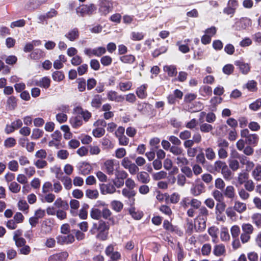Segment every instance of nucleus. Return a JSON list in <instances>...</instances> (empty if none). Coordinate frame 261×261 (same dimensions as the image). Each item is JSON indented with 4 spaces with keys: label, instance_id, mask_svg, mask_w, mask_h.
Returning a JSON list of instances; mask_svg holds the SVG:
<instances>
[{
    "label": "nucleus",
    "instance_id": "nucleus-1",
    "mask_svg": "<svg viewBox=\"0 0 261 261\" xmlns=\"http://www.w3.org/2000/svg\"><path fill=\"white\" fill-rule=\"evenodd\" d=\"M109 229V227L106 222L100 220L97 223H93L90 231L92 234L98 232L96 238L100 240H106L108 236V232L106 231Z\"/></svg>",
    "mask_w": 261,
    "mask_h": 261
},
{
    "label": "nucleus",
    "instance_id": "nucleus-2",
    "mask_svg": "<svg viewBox=\"0 0 261 261\" xmlns=\"http://www.w3.org/2000/svg\"><path fill=\"white\" fill-rule=\"evenodd\" d=\"M96 6L93 4L82 5L76 9V13L82 17L90 16L96 11Z\"/></svg>",
    "mask_w": 261,
    "mask_h": 261
},
{
    "label": "nucleus",
    "instance_id": "nucleus-3",
    "mask_svg": "<svg viewBox=\"0 0 261 261\" xmlns=\"http://www.w3.org/2000/svg\"><path fill=\"white\" fill-rule=\"evenodd\" d=\"M119 167L118 162L114 159L107 160L103 163V169L110 175H113L114 171Z\"/></svg>",
    "mask_w": 261,
    "mask_h": 261
},
{
    "label": "nucleus",
    "instance_id": "nucleus-4",
    "mask_svg": "<svg viewBox=\"0 0 261 261\" xmlns=\"http://www.w3.org/2000/svg\"><path fill=\"white\" fill-rule=\"evenodd\" d=\"M99 12L101 15H106L112 10L113 4L109 0H99Z\"/></svg>",
    "mask_w": 261,
    "mask_h": 261
},
{
    "label": "nucleus",
    "instance_id": "nucleus-5",
    "mask_svg": "<svg viewBox=\"0 0 261 261\" xmlns=\"http://www.w3.org/2000/svg\"><path fill=\"white\" fill-rule=\"evenodd\" d=\"M252 24V21L247 17H242L238 20L234 25L236 29L237 30H242L250 27Z\"/></svg>",
    "mask_w": 261,
    "mask_h": 261
},
{
    "label": "nucleus",
    "instance_id": "nucleus-6",
    "mask_svg": "<svg viewBox=\"0 0 261 261\" xmlns=\"http://www.w3.org/2000/svg\"><path fill=\"white\" fill-rule=\"evenodd\" d=\"M234 65L239 68V71L244 75L247 74L251 69L249 63H245L242 60H239L234 62Z\"/></svg>",
    "mask_w": 261,
    "mask_h": 261
},
{
    "label": "nucleus",
    "instance_id": "nucleus-7",
    "mask_svg": "<svg viewBox=\"0 0 261 261\" xmlns=\"http://www.w3.org/2000/svg\"><path fill=\"white\" fill-rule=\"evenodd\" d=\"M226 205L224 202L217 203L215 207L216 219L218 221H224L225 216L223 214L225 211Z\"/></svg>",
    "mask_w": 261,
    "mask_h": 261
},
{
    "label": "nucleus",
    "instance_id": "nucleus-8",
    "mask_svg": "<svg viewBox=\"0 0 261 261\" xmlns=\"http://www.w3.org/2000/svg\"><path fill=\"white\" fill-rule=\"evenodd\" d=\"M205 192V186L202 182L193 184L191 189L190 193L194 196H198Z\"/></svg>",
    "mask_w": 261,
    "mask_h": 261
},
{
    "label": "nucleus",
    "instance_id": "nucleus-9",
    "mask_svg": "<svg viewBox=\"0 0 261 261\" xmlns=\"http://www.w3.org/2000/svg\"><path fill=\"white\" fill-rule=\"evenodd\" d=\"M100 192L103 195L113 194L116 191L115 186L112 184H102L100 185Z\"/></svg>",
    "mask_w": 261,
    "mask_h": 261
},
{
    "label": "nucleus",
    "instance_id": "nucleus-10",
    "mask_svg": "<svg viewBox=\"0 0 261 261\" xmlns=\"http://www.w3.org/2000/svg\"><path fill=\"white\" fill-rule=\"evenodd\" d=\"M68 256L67 252L54 254L48 257V261H65Z\"/></svg>",
    "mask_w": 261,
    "mask_h": 261
},
{
    "label": "nucleus",
    "instance_id": "nucleus-11",
    "mask_svg": "<svg viewBox=\"0 0 261 261\" xmlns=\"http://www.w3.org/2000/svg\"><path fill=\"white\" fill-rule=\"evenodd\" d=\"M80 36L79 30L76 28H74L70 30L65 35V37L70 41L76 40Z\"/></svg>",
    "mask_w": 261,
    "mask_h": 261
},
{
    "label": "nucleus",
    "instance_id": "nucleus-12",
    "mask_svg": "<svg viewBox=\"0 0 261 261\" xmlns=\"http://www.w3.org/2000/svg\"><path fill=\"white\" fill-rule=\"evenodd\" d=\"M57 242L60 244H68L73 242L74 237L72 234L61 235L57 238Z\"/></svg>",
    "mask_w": 261,
    "mask_h": 261
},
{
    "label": "nucleus",
    "instance_id": "nucleus-13",
    "mask_svg": "<svg viewBox=\"0 0 261 261\" xmlns=\"http://www.w3.org/2000/svg\"><path fill=\"white\" fill-rule=\"evenodd\" d=\"M107 97L109 100L116 102H121L124 98L122 95H118L117 93L113 90L109 91L107 93Z\"/></svg>",
    "mask_w": 261,
    "mask_h": 261
},
{
    "label": "nucleus",
    "instance_id": "nucleus-14",
    "mask_svg": "<svg viewBox=\"0 0 261 261\" xmlns=\"http://www.w3.org/2000/svg\"><path fill=\"white\" fill-rule=\"evenodd\" d=\"M224 196L229 199L233 200L236 196L234 187L232 186H228L223 191Z\"/></svg>",
    "mask_w": 261,
    "mask_h": 261
},
{
    "label": "nucleus",
    "instance_id": "nucleus-15",
    "mask_svg": "<svg viewBox=\"0 0 261 261\" xmlns=\"http://www.w3.org/2000/svg\"><path fill=\"white\" fill-rule=\"evenodd\" d=\"M92 167L89 163L83 162L80 164L79 170L81 174L84 175H87L90 173Z\"/></svg>",
    "mask_w": 261,
    "mask_h": 261
},
{
    "label": "nucleus",
    "instance_id": "nucleus-16",
    "mask_svg": "<svg viewBox=\"0 0 261 261\" xmlns=\"http://www.w3.org/2000/svg\"><path fill=\"white\" fill-rule=\"evenodd\" d=\"M122 194L123 196L130 199L134 202L135 201L134 197L136 195V192L133 189L124 188L122 190Z\"/></svg>",
    "mask_w": 261,
    "mask_h": 261
},
{
    "label": "nucleus",
    "instance_id": "nucleus-17",
    "mask_svg": "<svg viewBox=\"0 0 261 261\" xmlns=\"http://www.w3.org/2000/svg\"><path fill=\"white\" fill-rule=\"evenodd\" d=\"M206 221L200 220L197 218L194 224V229L196 231L201 232L203 231L206 228Z\"/></svg>",
    "mask_w": 261,
    "mask_h": 261
},
{
    "label": "nucleus",
    "instance_id": "nucleus-18",
    "mask_svg": "<svg viewBox=\"0 0 261 261\" xmlns=\"http://www.w3.org/2000/svg\"><path fill=\"white\" fill-rule=\"evenodd\" d=\"M35 85L43 87L45 89H47L50 86V80L46 77L41 78L39 81H36Z\"/></svg>",
    "mask_w": 261,
    "mask_h": 261
},
{
    "label": "nucleus",
    "instance_id": "nucleus-19",
    "mask_svg": "<svg viewBox=\"0 0 261 261\" xmlns=\"http://www.w3.org/2000/svg\"><path fill=\"white\" fill-rule=\"evenodd\" d=\"M74 111L79 114H81L82 117L85 121H88L90 118L91 117V114L89 111L85 110L84 111L82 108L77 107L74 109Z\"/></svg>",
    "mask_w": 261,
    "mask_h": 261
},
{
    "label": "nucleus",
    "instance_id": "nucleus-20",
    "mask_svg": "<svg viewBox=\"0 0 261 261\" xmlns=\"http://www.w3.org/2000/svg\"><path fill=\"white\" fill-rule=\"evenodd\" d=\"M137 177L140 182L145 184L148 183L150 180L149 174L144 171L139 172Z\"/></svg>",
    "mask_w": 261,
    "mask_h": 261
},
{
    "label": "nucleus",
    "instance_id": "nucleus-21",
    "mask_svg": "<svg viewBox=\"0 0 261 261\" xmlns=\"http://www.w3.org/2000/svg\"><path fill=\"white\" fill-rule=\"evenodd\" d=\"M233 208L238 213L241 214L246 210L247 206L246 203L236 200L234 202Z\"/></svg>",
    "mask_w": 261,
    "mask_h": 261
},
{
    "label": "nucleus",
    "instance_id": "nucleus-22",
    "mask_svg": "<svg viewBox=\"0 0 261 261\" xmlns=\"http://www.w3.org/2000/svg\"><path fill=\"white\" fill-rule=\"evenodd\" d=\"M252 176L255 180L261 181V164H257L252 172Z\"/></svg>",
    "mask_w": 261,
    "mask_h": 261
},
{
    "label": "nucleus",
    "instance_id": "nucleus-23",
    "mask_svg": "<svg viewBox=\"0 0 261 261\" xmlns=\"http://www.w3.org/2000/svg\"><path fill=\"white\" fill-rule=\"evenodd\" d=\"M208 215L209 213L207 208L205 206H201L199 209L198 215L197 218L200 220L207 221Z\"/></svg>",
    "mask_w": 261,
    "mask_h": 261
},
{
    "label": "nucleus",
    "instance_id": "nucleus-24",
    "mask_svg": "<svg viewBox=\"0 0 261 261\" xmlns=\"http://www.w3.org/2000/svg\"><path fill=\"white\" fill-rule=\"evenodd\" d=\"M54 205L57 208H62L64 210H67L69 208V205L67 201L63 200L61 198H57L55 201Z\"/></svg>",
    "mask_w": 261,
    "mask_h": 261
},
{
    "label": "nucleus",
    "instance_id": "nucleus-25",
    "mask_svg": "<svg viewBox=\"0 0 261 261\" xmlns=\"http://www.w3.org/2000/svg\"><path fill=\"white\" fill-rule=\"evenodd\" d=\"M70 122L73 127H78L81 126L83 124L82 116L80 115H77L76 116L72 117L70 119Z\"/></svg>",
    "mask_w": 261,
    "mask_h": 261
},
{
    "label": "nucleus",
    "instance_id": "nucleus-26",
    "mask_svg": "<svg viewBox=\"0 0 261 261\" xmlns=\"http://www.w3.org/2000/svg\"><path fill=\"white\" fill-rule=\"evenodd\" d=\"M147 85H142L137 89L136 94L138 97L141 99H144L147 96V93L146 91L147 88Z\"/></svg>",
    "mask_w": 261,
    "mask_h": 261
},
{
    "label": "nucleus",
    "instance_id": "nucleus-27",
    "mask_svg": "<svg viewBox=\"0 0 261 261\" xmlns=\"http://www.w3.org/2000/svg\"><path fill=\"white\" fill-rule=\"evenodd\" d=\"M175 162L176 164L181 168L182 167H184L185 166H187L189 164V161L187 160V159L184 156V154L182 153V155L178 156L175 159Z\"/></svg>",
    "mask_w": 261,
    "mask_h": 261
},
{
    "label": "nucleus",
    "instance_id": "nucleus-28",
    "mask_svg": "<svg viewBox=\"0 0 261 261\" xmlns=\"http://www.w3.org/2000/svg\"><path fill=\"white\" fill-rule=\"evenodd\" d=\"M213 252L217 256L223 255L225 252V246L222 244L215 245L214 248Z\"/></svg>",
    "mask_w": 261,
    "mask_h": 261
},
{
    "label": "nucleus",
    "instance_id": "nucleus-29",
    "mask_svg": "<svg viewBox=\"0 0 261 261\" xmlns=\"http://www.w3.org/2000/svg\"><path fill=\"white\" fill-rule=\"evenodd\" d=\"M44 56V52L40 49H35L30 55V57L33 60H39Z\"/></svg>",
    "mask_w": 261,
    "mask_h": 261
},
{
    "label": "nucleus",
    "instance_id": "nucleus-30",
    "mask_svg": "<svg viewBox=\"0 0 261 261\" xmlns=\"http://www.w3.org/2000/svg\"><path fill=\"white\" fill-rule=\"evenodd\" d=\"M199 93L203 97L210 96L212 94V89L208 86H202L199 89Z\"/></svg>",
    "mask_w": 261,
    "mask_h": 261
},
{
    "label": "nucleus",
    "instance_id": "nucleus-31",
    "mask_svg": "<svg viewBox=\"0 0 261 261\" xmlns=\"http://www.w3.org/2000/svg\"><path fill=\"white\" fill-rule=\"evenodd\" d=\"M258 141V136L255 134H251L249 137L245 139L246 143L249 145L255 146Z\"/></svg>",
    "mask_w": 261,
    "mask_h": 261
},
{
    "label": "nucleus",
    "instance_id": "nucleus-32",
    "mask_svg": "<svg viewBox=\"0 0 261 261\" xmlns=\"http://www.w3.org/2000/svg\"><path fill=\"white\" fill-rule=\"evenodd\" d=\"M135 60V57L132 55H126L120 57V60L125 64H133Z\"/></svg>",
    "mask_w": 261,
    "mask_h": 261
},
{
    "label": "nucleus",
    "instance_id": "nucleus-33",
    "mask_svg": "<svg viewBox=\"0 0 261 261\" xmlns=\"http://www.w3.org/2000/svg\"><path fill=\"white\" fill-rule=\"evenodd\" d=\"M17 106V100L14 96L9 97L7 101V107L9 110H13Z\"/></svg>",
    "mask_w": 261,
    "mask_h": 261
},
{
    "label": "nucleus",
    "instance_id": "nucleus-34",
    "mask_svg": "<svg viewBox=\"0 0 261 261\" xmlns=\"http://www.w3.org/2000/svg\"><path fill=\"white\" fill-rule=\"evenodd\" d=\"M204 151L205 157L208 160L213 161L216 158V153L212 147L205 148Z\"/></svg>",
    "mask_w": 261,
    "mask_h": 261
},
{
    "label": "nucleus",
    "instance_id": "nucleus-35",
    "mask_svg": "<svg viewBox=\"0 0 261 261\" xmlns=\"http://www.w3.org/2000/svg\"><path fill=\"white\" fill-rule=\"evenodd\" d=\"M102 103V97L99 95H95L94 96L92 101L91 106L92 107L98 108L100 107Z\"/></svg>",
    "mask_w": 261,
    "mask_h": 261
},
{
    "label": "nucleus",
    "instance_id": "nucleus-36",
    "mask_svg": "<svg viewBox=\"0 0 261 261\" xmlns=\"http://www.w3.org/2000/svg\"><path fill=\"white\" fill-rule=\"evenodd\" d=\"M164 70L171 77L174 76L177 74L176 68L174 65L165 66L164 67Z\"/></svg>",
    "mask_w": 261,
    "mask_h": 261
},
{
    "label": "nucleus",
    "instance_id": "nucleus-37",
    "mask_svg": "<svg viewBox=\"0 0 261 261\" xmlns=\"http://www.w3.org/2000/svg\"><path fill=\"white\" fill-rule=\"evenodd\" d=\"M249 192L243 188L238 189V194L240 198L244 201L247 200L250 197Z\"/></svg>",
    "mask_w": 261,
    "mask_h": 261
},
{
    "label": "nucleus",
    "instance_id": "nucleus-38",
    "mask_svg": "<svg viewBox=\"0 0 261 261\" xmlns=\"http://www.w3.org/2000/svg\"><path fill=\"white\" fill-rule=\"evenodd\" d=\"M221 173L223 177L227 180H229L232 178L233 173L226 166L221 171Z\"/></svg>",
    "mask_w": 261,
    "mask_h": 261
},
{
    "label": "nucleus",
    "instance_id": "nucleus-39",
    "mask_svg": "<svg viewBox=\"0 0 261 261\" xmlns=\"http://www.w3.org/2000/svg\"><path fill=\"white\" fill-rule=\"evenodd\" d=\"M227 166L225 162L221 160L216 161L214 164V169L215 171H221Z\"/></svg>",
    "mask_w": 261,
    "mask_h": 261
},
{
    "label": "nucleus",
    "instance_id": "nucleus-40",
    "mask_svg": "<svg viewBox=\"0 0 261 261\" xmlns=\"http://www.w3.org/2000/svg\"><path fill=\"white\" fill-rule=\"evenodd\" d=\"M113 210L117 212H119L123 208V205L121 202L118 200H113L111 203Z\"/></svg>",
    "mask_w": 261,
    "mask_h": 261
},
{
    "label": "nucleus",
    "instance_id": "nucleus-41",
    "mask_svg": "<svg viewBox=\"0 0 261 261\" xmlns=\"http://www.w3.org/2000/svg\"><path fill=\"white\" fill-rule=\"evenodd\" d=\"M242 232L251 235L254 230L253 226L249 223H243L242 225Z\"/></svg>",
    "mask_w": 261,
    "mask_h": 261
},
{
    "label": "nucleus",
    "instance_id": "nucleus-42",
    "mask_svg": "<svg viewBox=\"0 0 261 261\" xmlns=\"http://www.w3.org/2000/svg\"><path fill=\"white\" fill-rule=\"evenodd\" d=\"M90 214L92 218L99 220L101 217V211L97 208H92Z\"/></svg>",
    "mask_w": 261,
    "mask_h": 261
},
{
    "label": "nucleus",
    "instance_id": "nucleus-43",
    "mask_svg": "<svg viewBox=\"0 0 261 261\" xmlns=\"http://www.w3.org/2000/svg\"><path fill=\"white\" fill-rule=\"evenodd\" d=\"M229 168L233 171H236L240 168V163L238 161L235 159H229L228 160Z\"/></svg>",
    "mask_w": 261,
    "mask_h": 261
},
{
    "label": "nucleus",
    "instance_id": "nucleus-44",
    "mask_svg": "<svg viewBox=\"0 0 261 261\" xmlns=\"http://www.w3.org/2000/svg\"><path fill=\"white\" fill-rule=\"evenodd\" d=\"M220 238L222 241H227L230 239V236L227 228H222L220 233Z\"/></svg>",
    "mask_w": 261,
    "mask_h": 261
},
{
    "label": "nucleus",
    "instance_id": "nucleus-45",
    "mask_svg": "<svg viewBox=\"0 0 261 261\" xmlns=\"http://www.w3.org/2000/svg\"><path fill=\"white\" fill-rule=\"evenodd\" d=\"M132 83L130 81L120 82L119 84V89L122 91H126L131 89Z\"/></svg>",
    "mask_w": 261,
    "mask_h": 261
},
{
    "label": "nucleus",
    "instance_id": "nucleus-46",
    "mask_svg": "<svg viewBox=\"0 0 261 261\" xmlns=\"http://www.w3.org/2000/svg\"><path fill=\"white\" fill-rule=\"evenodd\" d=\"M251 219L252 222L258 227H261V214L259 213L254 214Z\"/></svg>",
    "mask_w": 261,
    "mask_h": 261
},
{
    "label": "nucleus",
    "instance_id": "nucleus-47",
    "mask_svg": "<svg viewBox=\"0 0 261 261\" xmlns=\"http://www.w3.org/2000/svg\"><path fill=\"white\" fill-rule=\"evenodd\" d=\"M9 189L10 191L13 193H18L21 189V186L16 182L13 181L10 183L9 186Z\"/></svg>",
    "mask_w": 261,
    "mask_h": 261
},
{
    "label": "nucleus",
    "instance_id": "nucleus-48",
    "mask_svg": "<svg viewBox=\"0 0 261 261\" xmlns=\"http://www.w3.org/2000/svg\"><path fill=\"white\" fill-rule=\"evenodd\" d=\"M101 145L104 149H112L114 147V145L109 139L103 138L101 141Z\"/></svg>",
    "mask_w": 261,
    "mask_h": 261
},
{
    "label": "nucleus",
    "instance_id": "nucleus-49",
    "mask_svg": "<svg viewBox=\"0 0 261 261\" xmlns=\"http://www.w3.org/2000/svg\"><path fill=\"white\" fill-rule=\"evenodd\" d=\"M98 192L97 190L88 189L86 191V196L92 199H96L98 197Z\"/></svg>",
    "mask_w": 261,
    "mask_h": 261
},
{
    "label": "nucleus",
    "instance_id": "nucleus-50",
    "mask_svg": "<svg viewBox=\"0 0 261 261\" xmlns=\"http://www.w3.org/2000/svg\"><path fill=\"white\" fill-rule=\"evenodd\" d=\"M169 150L172 154L177 156L182 155L184 151L181 148L176 145L172 146Z\"/></svg>",
    "mask_w": 261,
    "mask_h": 261
},
{
    "label": "nucleus",
    "instance_id": "nucleus-51",
    "mask_svg": "<svg viewBox=\"0 0 261 261\" xmlns=\"http://www.w3.org/2000/svg\"><path fill=\"white\" fill-rule=\"evenodd\" d=\"M244 189L249 192L253 191L255 189V184L251 179L247 180L244 184Z\"/></svg>",
    "mask_w": 261,
    "mask_h": 261
},
{
    "label": "nucleus",
    "instance_id": "nucleus-52",
    "mask_svg": "<svg viewBox=\"0 0 261 261\" xmlns=\"http://www.w3.org/2000/svg\"><path fill=\"white\" fill-rule=\"evenodd\" d=\"M52 77L54 81L60 82L64 79L65 76L62 71H56L53 73Z\"/></svg>",
    "mask_w": 261,
    "mask_h": 261
},
{
    "label": "nucleus",
    "instance_id": "nucleus-53",
    "mask_svg": "<svg viewBox=\"0 0 261 261\" xmlns=\"http://www.w3.org/2000/svg\"><path fill=\"white\" fill-rule=\"evenodd\" d=\"M248 175L245 172H242L238 174V181L240 185L244 184L248 180Z\"/></svg>",
    "mask_w": 261,
    "mask_h": 261
},
{
    "label": "nucleus",
    "instance_id": "nucleus-54",
    "mask_svg": "<svg viewBox=\"0 0 261 261\" xmlns=\"http://www.w3.org/2000/svg\"><path fill=\"white\" fill-rule=\"evenodd\" d=\"M212 195L215 200L221 203L223 200V193H222L219 190H215L213 192Z\"/></svg>",
    "mask_w": 261,
    "mask_h": 261
},
{
    "label": "nucleus",
    "instance_id": "nucleus-55",
    "mask_svg": "<svg viewBox=\"0 0 261 261\" xmlns=\"http://www.w3.org/2000/svg\"><path fill=\"white\" fill-rule=\"evenodd\" d=\"M144 34L142 32H133L130 34V38L134 41H140L143 39Z\"/></svg>",
    "mask_w": 261,
    "mask_h": 261
},
{
    "label": "nucleus",
    "instance_id": "nucleus-56",
    "mask_svg": "<svg viewBox=\"0 0 261 261\" xmlns=\"http://www.w3.org/2000/svg\"><path fill=\"white\" fill-rule=\"evenodd\" d=\"M16 144V140L12 137H10L5 140L4 145L6 148H11Z\"/></svg>",
    "mask_w": 261,
    "mask_h": 261
},
{
    "label": "nucleus",
    "instance_id": "nucleus-57",
    "mask_svg": "<svg viewBox=\"0 0 261 261\" xmlns=\"http://www.w3.org/2000/svg\"><path fill=\"white\" fill-rule=\"evenodd\" d=\"M105 130L102 127H97L92 131V134L95 137L100 138L104 135Z\"/></svg>",
    "mask_w": 261,
    "mask_h": 261
},
{
    "label": "nucleus",
    "instance_id": "nucleus-58",
    "mask_svg": "<svg viewBox=\"0 0 261 261\" xmlns=\"http://www.w3.org/2000/svg\"><path fill=\"white\" fill-rule=\"evenodd\" d=\"M8 168L12 171H17L19 168V165L17 161L12 160L10 161L8 165Z\"/></svg>",
    "mask_w": 261,
    "mask_h": 261
},
{
    "label": "nucleus",
    "instance_id": "nucleus-59",
    "mask_svg": "<svg viewBox=\"0 0 261 261\" xmlns=\"http://www.w3.org/2000/svg\"><path fill=\"white\" fill-rule=\"evenodd\" d=\"M115 177L118 179L123 180L126 179L128 176L127 172L124 170H116L115 173Z\"/></svg>",
    "mask_w": 261,
    "mask_h": 261
},
{
    "label": "nucleus",
    "instance_id": "nucleus-60",
    "mask_svg": "<svg viewBox=\"0 0 261 261\" xmlns=\"http://www.w3.org/2000/svg\"><path fill=\"white\" fill-rule=\"evenodd\" d=\"M167 176V173L164 171L155 173L152 174V178L155 180H159L165 178Z\"/></svg>",
    "mask_w": 261,
    "mask_h": 261
},
{
    "label": "nucleus",
    "instance_id": "nucleus-61",
    "mask_svg": "<svg viewBox=\"0 0 261 261\" xmlns=\"http://www.w3.org/2000/svg\"><path fill=\"white\" fill-rule=\"evenodd\" d=\"M100 62L103 66H108L111 64L112 59L109 56H105L101 58Z\"/></svg>",
    "mask_w": 261,
    "mask_h": 261
},
{
    "label": "nucleus",
    "instance_id": "nucleus-62",
    "mask_svg": "<svg viewBox=\"0 0 261 261\" xmlns=\"http://www.w3.org/2000/svg\"><path fill=\"white\" fill-rule=\"evenodd\" d=\"M261 107V98L257 99L254 102L251 103L249 108L253 111H257Z\"/></svg>",
    "mask_w": 261,
    "mask_h": 261
},
{
    "label": "nucleus",
    "instance_id": "nucleus-63",
    "mask_svg": "<svg viewBox=\"0 0 261 261\" xmlns=\"http://www.w3.org/2000/svg\"><path fill=\"white\" fill-rule=\"evenodd\" d=\"M257 83L253 80L248 81L245 87L250 91H254L256 90Z\"/></svg>",
    "mask_w": 261,
    "mask_h": 261
},
{
    "label": "nucleus",
    "instance_id": "nucleus-64",
    "mask_svg": "<svg viewBox=\"0 0 261 261\" xmlns=\"http://www.w3.org/2000/svg\"><path fill=\"white\" fill-rule=\"evenodd\" d=\"M61 181L66 190H69L72 188V180L70 177L66 176Z\"/></svg>",
    "mask_w": 261,
    "mask_h": 261
}]
</instances>
